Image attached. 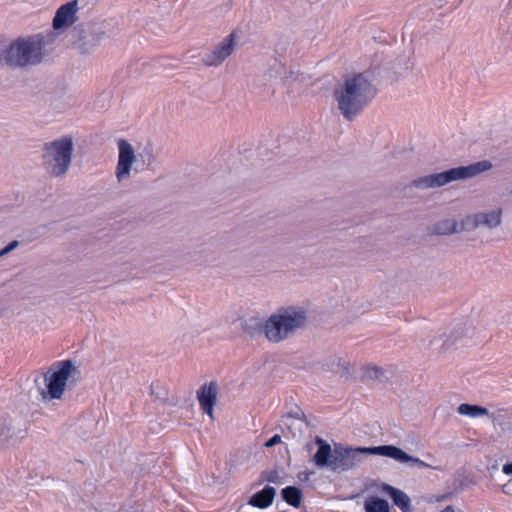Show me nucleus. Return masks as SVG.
Returning <instances> with one entry per match:
<instances>
[{
  "instance_id": "1",
  "label": "nucleus",
  "mask_w": 512,
  "mask_h": 512,
  "mask_svg": "<svg viewBox=\"0 0 512 512\" xmlns=\"http://www.w3.org/2000/svg\"><path fill=\"white\" fill-rule=\"evenodd\" d=\"M318 446L311 461L317 468H328L333 472H343L353 469L360 462V454L380 455L392 458L400 463L412 462L420 468H431L423 460L407 454L394 445L353 448L335 444L334 449L321 437L315 438Z\"/></svg>"
},
{
  "instance_id": "2",
  "label": "nucleus",
  "mask_w": 512,
  "mask_h": 512,
  "mask_svg": "<svg viewBox=\"0 0 512 512\" xmlns=\"http://www.w3.org/2000/svg\"><path fill=\"white\" fill-rule=\"evenodd\" d=\"M376 94V88L362 73L347 77L334 92L339 110L349 121L353 120Z\"/></svg>"
},
{
  "instance_id": "3",
  "label": "nucleus",
  "mask_w": 512,
  "mask_h": 512,
  "mask_svg": "<svg viewBox=\"0 0 512 512\" xmlns=\"http://www.w3.org/2000/svg\"><path fill=\"white\" fill-rule=\"evenodd\" d=\"M491 167L492 164L489 161L484 160L468 166L452 168L441 173L420 177L414 180L413 184L419 188L440 187L451 181L474 177L489 170Z\"/></svg>"
},
{
  "instance_id": "4",
  "label": "nucleus",
  "mask_w": 512,
  "mask_h": 512,
  "mask_svg": "<svg viewBox=\"0 0 512 512\" xmlns=\"http://www.w3.org/2000/svg\"><path fill=\"white\" fill-rule=\"evenodd\" d=\"M305 320L303 311L293 310L271 315L264 324L265 336L269 341L278 343L287 338L294 330L303 326Z\"/></svg>"
},
{
  "instance_id": "5",
  "label": "nucleus",
  "mask_w": 512,
  "mask_h": 512,
  "mask_svg": "<svg viewBox=\"0 0 512 512\" xmlns=\"http://www.w3.org/2000/svg\"><path fill=\"white\" fill-rule=\"evenodd\" d=\"M73 142L70 137H64L44 147V165L53 176H61L66 173L71 163Z\"/></svg>"
},
{
  "instance_id": "6",
  "label": "nucleus",
  "mask_w": 512,
  "mask_h": 512,
  "mask_svg": "<svg viewBox=\"0 0 512 512\" xmlns=\"http://www.w3.org/2000/svg\"><path fill=\"white\" fill-rule=\"evenodd\" d=\"M4 60L11 67L38 64L42 60V43L24 39L17 40L4 52Z\"/></svg>"
},
{
  "instance_id": "7",
  "label": "nucleus",
  "mask_w": 512,
  "mask_h": 512,
  "mask_svg": "<svg viewBox=\"0 0 512 512\" xmlns=\"http://www.w3.org/2000/svg\"><path fill=\"white\" fill-rule=\"evenodd\" d=\"M76 371L71 360L56 362L53 368L44 375L47 393L51 399H61L67 382Z\"/></svg>"
},
{
  "instance_id": "8",
  "label": "nucleus",
  "mask_w": 512,
  "mask_h": 512,
  "mask_svg": "<svg viewBox=\"0 0 512 512\" xmlns=\"http://www.w3.org/2000/svg\"><path fill=\"white\" fill-rule=\"evenodd\" d=\"M218 397V384L216 381L204 383L197 391V400L200 409L214 420V406Z\"/></svg>"
},
{
  "instance_id": "9",
  "label": "nucleus",
  "mask_w": 512,
  "mask_h": 512,
  "mask_svg": "<svg viewBox=\"0 0 512 512\" xmlns=\"http://www.w3.org/2000/svg\"><path fill=\"white\" fill-rule=\"evenodd\" d=\"M501 210L492 211L489 213H480L473 216H467L461 221V229L472 230L479 225H485L489 228L496 227L501 222Z\"/></svg>"
},
{
  "instance_id": "10",
  "label": "nucleus",
  "mask_w": 512,
  "mask_h": 512,
  "mask_svg": "<svg viewBox=\"0 0 512 512\" xmlns=\"http://www.w3.org/2000/svg\"><path fill=\"white\" fill-rule=\"evenodd\" d=\"M78 1L73 0L60 6L53 18V28L60 30L74 24L77 20Z\"/></svg>"
},
{
  "instance_id": "11",
  "label": "nucleus",
  "mask_w": 512,
  "mask_h": 512,
  "mask_svg": "<svg viewBox=\"0 0 512 512\" xmlns=\"http://www.w3.org/2000/svg\"><path fill=\"white\" fill-rule=\"evenodd\" d=\"M119 158L116 168L118 180L129 175L131 166L135 161L133 147L124 139L118 141Z\"/></svg>"
},
{
  "instance_id": "12",
  "label": "nucleus",
  "mask_w": 512,
  "mask_h": 512,
  "mask_svg": "<svg viewBox=\"0 0 512 512\" xmlns=\"http://www.w3.org/2000/svg\"><path fill=\"white\" fill-rule=\"evenodd\" d=\"M235 37V32L227 36L210 54L206 55L203 59L204 64L206 66H218L221 64L232 53Z\"/></svg>"
},
{
  "instance_id": "13",
  "label": "nucleus",
  "mask_w": 512,
  "mask_h": 512,
  "mask_svg": "<svg viewBox=\"0 0 512 512\" xmlns=\"http://www.w3.org/2000/svg\"><path fill=\"white\" fill-rule=\"evenodd\" d=\"M383 491L391 497L393 504L402 512H413L411 500L405 492L388 484H384Z\"/></svg>"
},
{
  "instance_id": "14",
  "label": "nucleus",
  "mask_w": 512,
  "mask_h": 512,
  "mask_svg": "<svg viewBox=\"0 0 512 512\" xmlns=\"http://www.w3.org/2000/svg\"><path fill=\"white\" fill-rule=\"evenodd\" d=\"M275 494L276 491L272 486H266L250 498L249 504L260 509L267 508L273 503Z\"/></svg>"
},
{
  "instance_id": "15",
  "label": "nucleus",
  "mask_w": 512,
  "mask_h": 512,
  "mask_svg": "<svg viewBox=\"0 0 512 512\" xmlns=\"http://www.w3.org/2000/svg\"><path fill=\"white\" fill-rule=\"evenodd\" d=\"M284 501L294 508H299L302 499V492L298 487L287 486L282 489Z\"/></svg>"
},
{
  "instance_id": "16",
  "label": "nucleus",
  "mask_w": 512,
  "mask_h": 512,
  "mask_svg": "<svg viewBox=\"0 0 512 512\" xmlns=\"http://www.w3.org/2000/svg\"><path fill=\"white\" fill-rule=\"evenodd\" d=\"M465 229H461V222L457 223L453 220H443L437 223L433 229L434 234L442 235V234H450L454 232L464 231Z\"/></svg>"
},
{
  "instance_id": "17",
  "label": "nucleus",
  "mask_w": 512,
  "mask_h": 512,
  "mask_svg": "<svg viewBox=\"0 0 512 512\" xmlns=\"http://www.w3.org/2000/svg\"><path fill=\"white\" fill-rule=\"evenodd\" d=\"M457 411L461 415H466L472 418L488 415V410L479 405H471L467 403L460 404Z\"/></svg>"
},
{
  "instance_id": "18",
  "label": "nucleus",
  "mask_w": 512,
  "mask_h": 512,
  "mask_svg": "<svg viewBox=\"0 0 512 512\" xmlns=\"http://www.w3.org/2000/svg\"><path fill=\"white\" fill-rule=\"evenodd\" d=\"M365 512H389V504L378 497H370L364 503Z\"/></svg>"
},
{
  "instance_id": "19",
  "label": "nucleus",
  "mask_w": 512,
  "mask_h": 512,
  "mask_svg": "<svg viewBox=\"0 0 512 512\" xmlns=\"http://www.w3.org/2000/svg\"><path fill=\"white\" fill-rule=\"evenodd\" d=\"M383 375V370L377 366H367L363 369V378L365 379H380Z\"/></svg>"
},
{
  "instance_id": "20",
  "label": "nucleus",
  "mask_w": 512,
  "mask_h": 512,
  "mask_svg": "<svg viewBox=\"0 0 512 512\" xmlns=\"http://www.w3.org/2000/svg\"><path fill=\"white\" fill-rule=\"evenodd\" d=\"M11 437V428L6 421H0V446L4 445Z\"/></svg>"
},
{
  "instance_id": "21",
  "label": "nucleus",
  "mask_w": 512,
  "mask_h": 512,
  "mask_svg": "<svg viewBox=\"0 0 512 512\" xmlns=\"http://www.w3.org/2000/svg\"><path fill=\"white\" fill-rule=\"evenodd\" d=\"M281 443V436L278 435V434H275L274 436H272L266 443H265V446L266 447H273L277 444Z\"/></svg>"
},
{
  "instance_id": "22",
  "label": "nucleus",
  "mask_w": 512,
  "mask_h": 512,
  "mask_svg": "<svg viewBox=\"0 0 512 512\" xmlns=\"http://www.w3.org/2000/svg\"><path fill=\"white\" fill-rule=\"evenodd\" d=\"M18 245V242L17 241H12L11 243H9L1 252H0V255H4L6 253H8L9 251H11L12 249H14L16 246Z\"/></svg>"
},
{
  "instance_id": "23",
  "label": "nucleus",
  "mask_w": 512,
  "mask_h": 512,
  "mask_svg": "<svg viewBox=\"0 0 512 512\" xmlns=\"http://www.w3.org/2000/svg\"><path fill=\"white\" fill-rule=\"evenodd\" d=\"M502 471L506 475H512V462L504 464L503 468H502Z\"/></svg>"
},
{
  "instance_id": "24",
  "label": "nucleus",
  "mask_w": 512,
  "mask_h": 512,
  "mask_svg": "<svg viewBox=\"0 0 512 512\" xmlns=\"http://www.w3.org/2000/svg\"><path fill=\"white\" fill-rule=\"evenodd\" d=\"M441 512H454V508L452 506H447Z\"/></svg>"
}]
</instances>
